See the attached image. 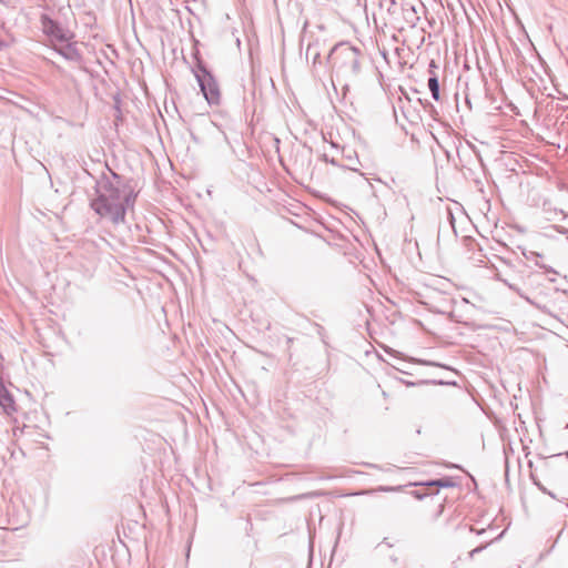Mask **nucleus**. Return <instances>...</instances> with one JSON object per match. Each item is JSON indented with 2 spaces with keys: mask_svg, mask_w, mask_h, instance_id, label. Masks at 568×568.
Masks as SVG:
<instances>
[{
  "mask_svg": "<svg viewBox=\"0 0 568 568\" xmlns=\"http://www.w3.org/2000/svg\"><path fill=\"white\" fill-rule=\"evenodd\" d=\"M91 205L100 216L108 217L114 223L124 221L125 207L120 192L115 189H109L100 194Z\"/></svg>",
  "mask_w": 568,
  "mask_h": 568,
  "instance_id": "obj_1",
  "label": "nucleus"
},
{
  "mask_svg": "<svg viewBox=\"0 0 568 568\" xmlns=\"http://www.w3.org/2000/svg\"><path fill=\"white\" fill-rule=\"evenodd\" d=\"M201 91L210 104L220 102V90L213 77L206 72L196 75Z\"/></svg>",
  "mask_w": 568,
  "mask_h": 568,
  "instance_id": "obj_2",
  "label": "nucleus"
},
{
  "mask_svg": "<svg viewBox=\"0 0 568 568\" xmlns=\"http://www.w3.org/2000/svg\"><path fill=\"white\" fill-rule=\"evenodd\" d=\"M0 405L8 414L16 410V403L13 396L2 384H0Z\"/></svg>",
  "mask_w": 568,
  "mask_h": 568,
  "instance_id": "obj_3",
  "label": "nucleus"
},
{
  "mask_svg": "<svg viewBox=\"0 0 568 568\" xmlns=\"http://www.w3.org/2000/svg\"><path fill=\"white\" fill-rule=\"evenodd\" d=\"M435 69H437V64L434 60H432L429 63V73L432 74V77L428 80V88L432 92L434 100L438 101L440 98L439 97V84H438V80H437V77L435 73Z\"/></svg>",
  "mask_w": 568,
  "mask_h": 568,
  "instance_id": "obj_4",
  "label": "nucleus"
},
{
  "mask_svg": "<svg viewBox=\"0 0 568 568\" xmlns=\"http://www.w3.org/2000/svg\"><path fill=\"white\" fill-rule=\"evenodd\" d=\"M50 24H51L50 28L45 26L47 32L53 34L55 38H59L61 40H67V38L61 33V30L58 27L53 26L52 22H50Z\"/></svg>",
  "mask_w": 568,
  "mask_h": 568,
  "instance_id": "obj_5",
  "label": "nucleus"
}]
</instances>
